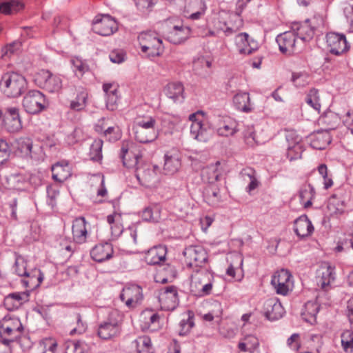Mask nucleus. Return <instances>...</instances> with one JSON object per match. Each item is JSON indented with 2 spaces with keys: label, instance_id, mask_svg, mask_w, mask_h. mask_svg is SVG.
Here are the masks:
<instances>
[{
  "label": "nucleus",
  "instance_id": "23",
  "mask_svg": "<svg viewBox=\"0 0 353 353\" xmlns=\"http://www.w3.org/2000/svg\"><path fill=\"white\" fill-rule=\"evenodd\" d=\"M335 280L334 268L328 263H323L318 272L317 285L323 290L327 291L329 286Z\"/></svg>",
  "mask_w": 353,
  "mask_h": 353
},
{
  "label": "nucleus",
  "instance_id": "32",
  "mask_svg": "<svg viewBox=\"0 0 353 353\" xmlns=\"http://www.w3.org/2000/svg\"><path fill=\"white\" fill-rule=\"evenodd\" d=\"M294 232L300 238H305L310 236L314 227L311 221L306 215H302L294 221Z\"/></svg>",
  "mask_w": 353,
  "mask_h": 353
},
{
  "label": "nucleus",
  "instance_id": "56",
  "mask_svg": "<svg viewBox=\"0 0 353 353\" xmlns=\"http://www.w3.org/2000/svg\"><path fill=\"white\" fill-rule=\"evenodd\" d=\"M179 334L181 336L187 335L194 326V316L189 312L187 319H183L179 323Z\"/></svg>",
  "mask_w": 353,
  "mask_h": 353
},
{
  "label": "nucleus",
  "instance_id": "49",
  "mask_svg": "<svg viewBox=\"0 0 353 353\" xmlns=\"http://www.w3.org/2000/svg\"><path fill=\"white\" fill-rule=\"evenodd\" d=\"M37 348L40 353H56L57 343L53 338H45L39 341Z\"/></svg>",
  "mask_w": 353,
  "mask_h": 353
},
{
  "label": "nucleus",
  "instance_id": "35",
  "mask_svg": "<svg viewBox=\"0 0 353 353\" xmlns=\"http://www.w3.org/2000/svg\"><path fill=\"white\" fill-rule=\"evenodd\" d=\"M43 274L39 269L31 270L21 280L23 285L30 290L38 288L43 280Z\"/></svg>",
  "mask_w": 353,
  "mask_h": 353
},
{
  "label": "nucleus",
  "instance_id": "52",
  "mask_svg": "<svg viewBox=\"0 0 353 353\" xmlns=\"http://www.w3.org/2000/svg\"><path fill=\"white\" fill-rule=\"evenodd\" d=\"M103 135L108 141L116 142L121 138L122 132L119 125L114 124L108 126Z\"/></svg>",
  "mask_w": 353,
  "mask_h": 353
},
{
  "label": "nucleus",
  "instance_id": "10",
  "mask_svg": "<svg viewBox=\"0 0 353 353\" xmlns=\"http://www.w3.org/2000/svg\"><path fill=\"white\" fill-rule=\"evenodd\" d=\"M163 38L173 44H180L185 41L191 34V29L183 25L172 24L169 20L163 23Z\"/></svg>",
  "mask_w": 353,
  "mask_h": 353
},
{
  "label": "nucleus",
  "instance_id": "34",
  "mask_svg": "<svg viewBox=\"0 0 353 353\" xmlns=\"http://www.w3.org/2000/svg\"><path fill=\"white\" fill-rule=\"evenodd\" d=\"M28 292H14L7 295L3 300V305L8 310L18 309L23 302L28 301Z\"/></svg>",
  "mask_w": 353,
  "mask_h": 353
},
{
  "label": "nucleus",
  "instance_id": "11",
  "mask_svg": "<svg viewBox=\"0 0 353 353\" xmlns=\"http://www.w3.org/2000/svg\"><path fill=\"white\" fill-rule=\"evenodd\" d=\"M33 81L38 87L49 92H59L62 88L61 77L47 70H41L37 72L34 75Z\"/></svg>",
  "mask_w": 353,
  "mask_h": 353
},
{
  "label": "nucleus",
  "instance_id": "12",
  "mask_svg": "<svg viewBox=\"0 0 353 353\" xmlns=\"http://www.w3.org/2000/svg\"><path fill=\"white\" fill-rule=\"evenodd\" d=\"M48 105L46 96L40 91L32 90L28 92L23 99L25 110L31 114H38Z\"/></svg>",
  "mask_w": 353,
  "mask_h": 353
},
{
  "label": "nucleus",
  "instance_id": "21",
  "mask_svg": "<svg viewBox=\"0 0 353 353\" xmlns=\"http://www.w3.org/2000/svg\"><path fill=\"white\" fill-rule=\"evenodd\" d=\"M2 121L5 128L11 133L17 132L22 128L19 110L16 107L7 108Z\"/></svg>",
  "mask_w": 353,
  "mask_h": 353
},
{
  "label": "nucleus",
  "instance_id": "26",
  "mask_svg": "<svg viewBox=\"0 0 353 353\" xmlns=\"http://www.w3.org/2000/svg\"><path fill=\"white\" fill-rule=\"evenodd\" d=\"M235 45L241 54H250L257 48L258 44L254 41L249 40V34L246 32L239 33L235 37Z\"/></svg>",
  "mask_w": 353,
  "mask_h": 353
},
{
  "label": "nucleus",
  "instance_id": "47",
  "mask_svg": "<svg viewBox=\"0 0 353 353\" xmlns=\"http://www.w3.org/2000/svg\"><path fill=\"white\" fill-rule=\"evenodd\" d=\"M14 322L16 324V327H10V325H8L5 327H2L3 330L0 332L1 336L7 335L10 336V339H12V342L20 337L23 330V327L19 321V319H14Z\"/></svg>",
  "mask_w": 353,
  "mask_h": 353
},
{
  "label": "nucleus",
  "instance_id": "53",
  "mask_svg": "<svg viewBox=\"0 0 353 353\" xmlns=\"http://www.w3.org/2000/svg\"><path fill=\"white\" fill-rule=\"evenodd\" d=\"M181 165V163L177 158L173 157L165 156V163L163 170L167 174L175 173Z\"/></svg>",
  "mask_w": 353,
  "mask_h": 353
},
{
  "label": "nucleus",
  "instance_id": "7",
  "mask_svg": "<svg viewBox=\"0 0 353 353\" xmlns=\"http://www.w3.org/2000/svg\"><path fill=\"white\" fill-rule=\"evenodd\" d=\"M138 41L141 51L146 53L150 58L161 56L163 52L164 47L162 39L155 32L146 31L140 33L138 36Z\"/></svg>",
  "mask_w": 353,
  "mask_h": 353
},
{
  "label": "nucleus",
  "instance_id": "55",
  "mask_svg": "<svg viewBox=\"0 0 353 353\" xmlns=\"http://www.w3.org/2000/svg\"><path fill=\"white\" fill-rule=\"evenodd\" d=\"M305 102L313 108L315 110L320 111L321 103L318 90L315 88L311 89L307 94Z\"/></svg>",
  "mask_w": 353,
  "mask_h": 353
},
{
  "label": "nucleus",
  "instance_id": "37",
  "mask_svg": "<svg viewBox=\"0 0 353 353\" xmlns=\"http://www.w3.org/2000/svg\"><path fill=\"white\" fill-rule=\"evenodd\" d=\"M319 304L312 301H307L305 305L301 312L303 319L310 323L314 324L316 322V315L319 311Z\"/></svg>",
  "mask_w": 353,
  "mask_h": 353
},
{
  "label": "nucleus",
  "instance_id": "41",
  "mask_svg": "<svg viewBox=\"0 0 353 353\" xmlns=\"http://www.w3.org/2000/svg\"><path fill=\"white\" fill-rule=\"evenodd\" d=\"M25 5L18 0H10L7 2L0 3V13L4 14H12L23 10Z\"/></svg>",
  "mask_w": 353,
  "mask_h": 353
},
{
  "label": "nucleus",
  "instance_id": "44",
  "mask_svg": "<svg viewBox=\"0 0 353 353\" xmlns=\"http://www.w3.org/2000/svg\"><path fill=\"white\" fill-rule=\"evenodd\" d=\"M331 142V138L327 132L318 131L311 142V145L317 150H323Z\"/></svg>",
  "mask_w": 353,
  "mask_h": 353
},
{
  "label": "nucleus",
  "instance_id": "54",
  "mask_svg": "<svg viewBox=\"0 0 353 353\" xmlns=\"http://www.w3.org/2000/svg\"><path fill=\"white\" fill-rule=\"evenodd\" d=\"M303 151L304 148L303 144L299 142H296L292 145L288 146L287 157L290 161L301 159Z\"/></svg>",
  "mask_w": 353,
  "mask_h": 353
},
{
  "label": "nucleus",
  "instance_id": "28",
  "mask_svg": "<svg viewBox=\"0 0 353 353\" xmlns=\"http://www.w3.org/2000/svg\"><path fill=\"white\" fill-rule=\"evenodd\" d=\"M88 102V92L84 88L77 90L76 97L70 103V110L67 112L68 118L73 114V112H81L84 110Z\"/></svg>",
  "mask_w": 353,
  "mask_h": 353
},
{
  "label": "nucleus",
  "instance_id": "60",
  "mask_svg": "<svg viewBox=\"0 0 353 353\" xmlns=\"http://www.w3.org/2000/svg\"><path fill=\"white\" fill-rule=\"evenodd\" d=\"M341 345L345 351L353 348V331L347 330H345L341 336Z\"/></svg>",
  "mask_w": 353,
  "mask_h": 353
},
{
  "label": "nucleus",
  "instance_id": "58",
  "mask_svg": "<svg viewBox=\"0 0 353 353\" xmlns=\"http://www.w3.org/2000/svg\"><path fill=\"white\" fill-rule=\"evenodd\" d=\"M72 320L76 323V326L70 330V335L75 334H81L85 332L87 324L82 320L81 315L79 313L74 314Z\"/></svg>",
  "mask_w": 353,
  "mask_h": 353
},
{
  "label": "nucleus",
  "instance_id": "25",
  "mask_svg": "<svg viewBox=\"0 0 353 353\" xmlns=\"http://www.w3.org/2000/svg\"><path fill=\"white\" fill-rule=\"evenodd\" d=\"M113 253L114 250L112 244L105 242L96 245L91 250L90 256L94 261L102 263L112 258Z\"/></svg>",
  "mask_w": 353,
  "mask_h": 353
},
{
  "label": "nucleus",
  "instance_id": "48",
  "mask_svg": "<svg viewBox=\"0 0 353 353\" xmlns=\"http://www.w3.org/2000/svg\"><path fill=\"white\" fill-rule=\"evenodd\" d=\"M183 85L181 82H172L165 88L166 95L174 100L178 99L180 97L183 98Z\"/></svg>",
  "mask_w": 353,
  "mask_h": 353
},
{
  "label": "nucleus",
  "instance_id": "1",
  "mask_svg": "<svg viewBox=\"0 0 353 353\" xmlns=\"http://www.w3.org/2000/svg\"><path fill=\"white\" fill-rule=\"evenodd\" d=\"M120 157L123 166L127 168H134L135 176L142 185L150 186L151 182L156 178V166L148 163H142L139 161L141 157L134 154L129 151L128 144L123 143Z\"/></svg>",
  "mask_w": 353,
  "mask_h": 353
},
{
  "label": "nucleus",
  "instance_id": "24",
  "mask_svg": "<svg viewBox=\"0 0 353 353\" xmlns=\"http://www.w3.org/2000/svg\"><path fill=\"white\" fill-rule=\"evenodd\" d=\"M88 223L83 216L77 217L72 221V233L73 240L77 243H83L88 236Z\"/></svg>",
  "mask_w": 353,
  "mask_h": 353
},
{
  "label": "nucleus",
  "instance_id": "51",
  "mask_svg": "<svg viewBox=\"0 0 353 353\" xmlns=\"http://www.w3.org/2000/svg\"><path fill=\"white\" fill-rule=\"evenodd\" d=\"M243 139L245 144L249 147H254L260 143V141L255 134V130L252 125L246 126L243 131Z\"/></svg>",
  "mask_w": 353,
  "mask_h": 353
},
{
  "label": "nucleus",
  "instance_id": "40",
  "mask_svg": "<svg viewBox=\"0 0 353 353\" xmlns=\"http://www.w3.org/2000/svg\"><path fill=\"white\" fill-rule=\"evenodd\" d=\"M314 196L315 190L310 183H305L301 186L299 191V197L305 208H307L312 205V201Z\"/></svg>",
  "mask_w": 353,
  "mask_h": 353
},
{
  "label": "nucleus",
  "instance_id": "59",
  "mask_svg": "<svg viewBox=\"0 0 353 353\" xmlns=\"http://www.w3.org/2000/svg\"><path fill=\"white\" fill-rule=\"evenodd\" d=\"M242 174L245 176H248L250 179V183L246 188L248 192H252L259 186V182L256 177V172L254 170L251 168H248L244 169Z\"/></svg>",
  "mask_w": 353,
  "mask_h": 353
},
{
  "label": "nucleus",
  "instance_id": "29",
  "mask_svg": "<svg viewBox=\"0 0 353 353\" xmlns=\"http://www.w3.org/2000/svg\"><path fill=\"white\" fill-rule=\"evenodd\" d=\"M263 312L267 319L274 321L283 316L284 310L277 300L268 299L263 303Z\"/></svg>",
  "mask_w": 353,
  "mask_h": 353
},
{
  "label": "nucleus",
  "instance_id": "61",
  "mask_svg": "<svg viewBox=\"0 0 353 353\" xmlns=\"http://www.w3.org/2000/svg\"><path fill=\"white\" fill-rule=\"evenodd\" d=\"M14 270L17 275L22 277H24L30 272L27 269V261L22 257L17 258Z\"/></svg>",
  "mask_w": 353,
  "mask_h": 353
},
{
  "label": "nucleus",
  "instance_id": "3",
  "mask_svg": "<svg viewBox=\"0 0 353 353\" xmlns=\"http://www.w3.org/2000/svg\"><path fill=\"white\" fill-rule=\"evenodd\" d=\"M0 88L6 97L17 98L28 89V82L25 77L18 72H6L1 77Z\"/></svg>",
  "mask_w": 353,
  "mask_h": 353
},
{
  "label": "nucleus",
  "instance_id": "22",
  "mask_svg": "<svg viewBox=\"0 0 353 353\" xmlns=\"http://www.w3.org/2000/svg\"><path fill=\"white\" fill-rule=\"evenodd\" d=\"M206 9L203 0H185L184 13L190 19H199L205 14Z\"/></svg>",
  "mask_w": 353,
  "mask_h": 353
},
{
  "label": "nucleus",
  "instance_id": "18",
  "mask_svg": "<svg viewBox=\"0 0 353 353\" xmlns=\"http://www.w3.org/2000/svg\"><path fill=\"white\" fill-rule=\"evenodd\" d=\"M159 301L164 310H173L179 303L177 288L169 285L162 288L159 292Z\"/></svg>",
  "mask_w": 353,
  "mask_h": 353
},
{
  "label": "nucleus",
  "instance_id": "2",
  "mask_svg": "<svg viewBox=\"0 0 353 353\" xmlns=\"http://www.w3.org/2000/svg\"><path fill=\"white\" fill-rule=\"evenodd\" d=\"M135 139L141 143L155 141L159 136L156 119L151 116L137 117L132 128Z\"/></svg>",
  "mask_w": 353,
  "mask_h": 353
},
{
  "label": "nucleus",
  "instance_id": "33",
  "mask_svg": "<svg viewBox=\"0 0 353 353\" xmlns=\"http://www.w3.org/2000/svg\"><path fill=\"white\" fill-rule=\"evenodd\" d=\"M220 165V162L216 161L215 163L210 164L202 170V179L207 182L208 185L216 184V183L219 181L222 174Z\"/></svg>",
  "mask_w": 353,
  "mask_h": 353
},
{
  "label": "nucleus",
  "instance_id": "17",
  "mask_svg": "<svg viewBox=\"0 0 353 353\" xmlns=\"http://www.w3.org/2000/svg\"><path fill=\"white\" fill-rule=\"evenodd\" d=\"M326 43L329 52L337 56L347 52L350 48L345 34L336 32L326 34Z\"/></svg>",
  "mask_w": 353,
  "mask_h": 353
},
{
  "label": "nucleus",
  "instance_id": "42",
  "mask_svg": "<svg viewBox=\"0 0 353 353\" xmlns=\"http://www.w3.org/2000/svg\"><path fill=\"white\" fill-rule=\"evenodd\" d=\"M327 209L331 214L341 215L345 212V203L343 199L333 194L328 200Z\"/></svg>",
  "mask_w": 353,
  "mask_h": 353
},
{
  "label": "nucleus",
  "instance_id": "64",
  "mask_svg": "<svg viewBox=\"0 0 353 353\" xmlns=\"http://www.w3.org/2000/svg\"><path fill=\"white\" fill-rule=\"evenodd\" d=\"M10 150L8 143L0 139V165L8 161L10 157Z\"/></svg>",
  "mask_w": 353,
  "mask_h": 353
},
{
  "label": "nucleus",
  "instance_id": "62",
  "mask_svg": "<svg viewBox=\"0 0 353 353\" xmlns=\"http://www.w3.org/2000/svg\"><path fill=\"white\" fill-rule=\"evenodd\" d=\"M65 353H83V343L79 341H67Z\"/></svg>",
  "mask_w": 353,
  "mask_h": 353
},
{
  "label": "nucleus",
  "instance_id": "5",
  "mask_svg": "<svg viewBox=\"0 0 353 353\" xmlns=\"http://www.w3.org/2000/svg\"><path fill=\"white\" fill-rule=\"evenodd\" d=\"M214 282L213 274L206 268H198L191 276L190 290L194 295L204 296L211 294Z\"/></svg>",
  "mask_w": 353,
  "mask_h": 353
},
{
  "label": "nucleus",
  "instance_id": "6",
  "mask_svg": "<svg viewBox=\"0 0 353 353\" xmlns=\"http://www.w3.org/2000/svg\"><path fill=\"white\" fill-rule=\"evenodd\" d=\"M107 221L110 226L112 240L117 239L124 232L126 241L129 245H136L137 243V224H132L124 230L121 214L117 212L108 215L107 216Z\"/></svg>",
  "mask_w": 353,
  "mask_h": 353
},
{
  "label": "nucleus",
  "instance_id": "50",
  "mask_svg": "<svg viewBox=\"0 0 353 353\" xmlns=\"http://www.w3.org/2000/svg\"><path fill=\"white\" fill-rule=\"evenodd\" d=\"M103 142L101 139H95L90 146L89 156L93 161H100L102 159V147Z\"/></svg>",
  "mask_w": 353,
  "mask_h": 353
},
{
  "label": "nucleus",
  "instance_id": "19",
  "mask_svg": "<svg viewBox=\"0 0 353 353\" xmlns=\"http://www.w3.org/2000/svg\"><path fill=\"white\" fill-rule=\"evenodd\" d=\"M292 274L285 269L276 271L272 277L271 284L279 294L286 295L292 285Z\"/></svg>",
  "mask_w": 353,
  "mask_h": 353
},
{
  "label": "nucleus",
  "instance_id": "4",
  "mask_svg": "<svg viewBox=\"0 0 353 353\" xmlns=\"http://www.w3.org/2000/svg\"><path fill=\"white\" fill-rule=\"evenodd\" d=\"M122 316L117 310H112L105 320L99 324L97 336L103 340L118 337L121 332Z\"/></svg>",
  "mask_w": 353,
  "mask_h": 353
},
{
  "label": "nucleus",
  "instance_id": "27",
  "mask_svg": "<svg viewBox=\"0 0 353 353\" xmlns=\"http://www.w3.org/2000/svg\"><path fill=\"white\" fill-rule=\"evenodd\" d=\"M167 248L165 245H159L149 249L145 253L144 260L150 265H159L166 259Z\"/></svg>",
  "mask_w": 353,
  "mask_h": 353
},
{
  "label": "nucleus",
  "instance_id": "13",
  "mask_svg": "<svg viewBox=\"0 0 353 353\" xmlns=\"http://www.w3.org/2000/svg\"><path fill=\"white\" fill-rule=\"evenodd\" d=\"M119 298L128 309H134L141 305L143 299L142 288L138 285H130L123 288Z\"/></svg>",
  "mask_w": 353,
  "mask_h": 353
},
{
  "label": "nucleus",
  "instance_id": "39",
  "mask_svg": "<svg viewBox=\"0 0 353 353\" xmlns=\"http://www.w3.org/2000/svg\"><path fill=\"white\" fill-rule=\"evenodd\" d=\"M233 103L237 110L243 112H250L253 110L250 95L247 92L236 94L233 98Z\"/></svg>",
  "mask_w": 353,
  "mask_h": 353
},
{
  "label": "nucleus",
  "instance_id": "31",
  "mask_svg": "<svg viewBox=\"0 0 353 353\" xmlns=\"http://www.w3.org/2000/svg\"><path fill=\"white\" fill-rule=\"evenodd\" d=\"M341 117L338 114L332 111H327L321 115L318 123L321 126V130L325 132L335 130L340 124Z\"/></svg>",
  "mask_w": 353,
  "mask_h": 353
},
{
  "label": "nucleus",
  "instance_id": "30",
  "mask_svg": "<svg viewBox=\"0 0 353 353\" xmlns=\"http://www.w3.org/2000/svg\"><path fill=\"white\" fill-rule=\"evenodd\" d=\"M160 316L152 310H145L139 316L141 327L143 330H154L159 325Z\"/></svg>",
  "mask_w": 353,
  "mask_h": 353
},
{
  "label": "nucleus",
  "instance_id": "14",
  "mask_svg": "<svg viewBox=\"0 0 353 353\" xmlns=\"http://www.w3.org/2000/svg\"><path fill=\"white\" fill-rule=\"evenodd\" d=\"M92 30L101 36H110L118 30L117 21L110 15H98L92 23Z\"/></svg>",
  "mask_w": 353,
  "mask_h": 353
},
{
  "label": "nucleus",
  "instance_id": "46",
  "mask_svg": "<svg viewBox=\"0 0 353 353\" xmlns=\"http://www.w3.org/2000/svg\"><path fill=\"white\" fill-rule=\"evenodd\" d=\"M141 217L145 221L159 222L161 219V210L157 205L147 207L142 211Z\"/></svg>",
  "mask_w": 353,
  "mask_h": 353
},
{
  "label": "nucleus",
  "instance_id": "45",
  "mask_svg": "<svg viewBox=\"0 0 353 353\" xmlns=\"http://www.w3.org/2000/svg\"><path fill=\"white\" fill-rule=\"evenodd\" d=\"M258 339L254 335H247L243 341L239 342V349L244 352L253 353L259 347Z\"/></svg>",
  "mask_w": 353,
  "mask_h": 353
},
{
  "label": "nucleus",
  "instance_id": "20",
  "mask_svg": "<svg viewBox=\"0 0 353 353\" xmlns=\"http://www.w3.org/2000/svg\"><path fill=\"white\" fill-rule=\"evenodd\" d=\"M17 152L24 158L39 160L42 154V149L38 145H33L28 138H21L17 141Z\"/></svg>",
  "mask_w": 353,
  "mask_h": 353
},
{
  "label": "nucleus",
  "instance_id": "43",
  "mask_svg": "<svg viewBox=\"0 0 353 353\" xmlns=\"http://www.w3.org/2000/svg\"><path fill=\"white\" fill-rule=\"evenodd\" d=\"M132 345L137 353H152L151 340L147 336H139L132 342Z\"/></svg>",
  "mask_w": 353,
  "mask_h": 353
},
{
  "label": "nucleus",
  "instance_id": "9",
  "mask_svg": "<svg viewBox=\"0 0 353 353\" xmlns=\"http://www.w3.org/2000/svg\"><path fill=\"white\" fill-rule=\"evenodd\" d=\"M205 113L203 111H197L189 116L192 121L190 126V135L194 139L201 142H207L211 137V129L204 122Z\"/></svg>",
  "mask_w": 353,
  "mask_h": 353
},
{
  "label": "nucleus",
  "instance_id": "63",
  "mask_svg": "<svg viewBox=\"0 0 353 353\" xmlns=\"http://www.w3.org/2000/svg\"><path fill=\"white\" fill-rule=\"evenodd\" d=\"M59 191L52 185L47 187V203L53 208L56 205V199Z\"/></svg>",
  "mask_w": 353,
  "mask_h": 353
},
{
  "label": "nucleus",
  "instance_id": "36",
  "mask_svg": "<svg viewBox=\"0 0 353 353\" xmlns=\"http://www.w3.org/2000/svg\"><path fill=\"white\" fill-rule=\"evenodd\" d=\"M52 179L60 183H63L71 175L68 163H57L52 168Z\"/></svg>",
  "mask_w": 353,
  "mask_h": 353
},
{
  "label": "nucleus",
  "instance_id": "8",
  "mask_svg": "<svg viewBox=\"0 0 353 353\" xmlns=\"http://www.w3.org/2000/svg\"><path fill=\"white\" fill-rule=\"evenodd\" d=\"M323 18L318 14L312 18L307 19L302 23H292L291 30L294 32L299 40L301 41H310L314 36L317 28L323 26Z\"/></svg>",
  "mask_w": 353,
  "mask_h": 353
},
{
  "label": "nucleus",
  "instance_id": "38",
  "mask_svg": "<svg viewBox=\"0 0 353 353\" xmlns=\"http://www.w3.org/2000/svg\"><path fill=\"white\" fill-rule=\"evenodd\" d=\"M204 198L209 205L214 206L221 201L220 189L217 184L207 185L203 191Z\"/></svg>",
  "mask_w": 353,
  "mask_h": 353
},
{
  "label": "nucleus",
  "instance_id": "15",
  "mask_svg": "<svg viewBox=\"0 0 353 353\" xmlns=\"http://www.w3.org/2000/svg\"><path fill=\"white\" fill-rule=\"evenodd\" d=\"M276 41L279 50L284 54L291 55L299 50V40L292 30L279 34Z\"/></svg>",
  "mask_w": 353,
  "mask_h": 353
},
{
  "label": "nucleus",
  "instance_id": "57",
  "mask_svg": "<svg viewBox=\"0 0 353 353\" xmlns=\"http://www.w3.org/2000/svg\"><path fill=\"white\" fill-rule=\"evenodd\" d=\"M237 123L235 121H229L225 123L223 126L217 129V133L220 136L228 137L234 134L237 132Z\"/></svg>",
  "mask_w": 353,
  "mask_h": 353
},
{
  "label": "nucleus",
  "instance_id": "16",
  "mask_svg": "<svg viewBox=\"0 0 353 353\" xmlns=\"http://www.w3.org/2000/svg\"><path fill=\"white\" fill-rule=\"evenodd\" d=\"M185 263L188 267H201L208 259V254L205 250L199 245H191L186 248L183 252Z\"/></svg>",
  "mask_w": 353,
  "mask_h": 353
}]
</instances>
